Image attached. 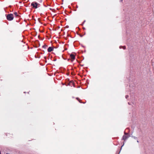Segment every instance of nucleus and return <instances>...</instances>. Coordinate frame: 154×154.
<instances>
[{"label":"nucleus","instance_id":"f257e3e1","mask_svg":"<svg viewBox=\"0 0 154 154\" xmlns=\"http://www.w3.org/2000/svg\"><path fill=\"white\" fill-rule=\"evenodd\" d=\"M14 15L12 14H8L6 16V18L8 21H11L14 19Z\"/></svg>","mask_w":154,"mask_h":154},{"label":"nucleus","instance_id":"f03ea898","mask_svg":"<svg viewBox=\"0 0 154 154\" xmlns=\"http://www.w3.org/2000/svg\"><path fill=\"white\" fill-rule=\"evenodd\" d=\"M31 5L33 8L36 9L38 8V7H39L40 4L36 2H33L31 3Z\"/></svg>","mask_w":154,"mask_h":154},{"label":"nucleus","instance_id":"7ed1b4c3","mask_svg":"<svg viewBox=\"0 0 154 154\" xmlns=\"http://www.w3.org/2000/svg\"><path fill=\"white\" fill-rule=\"evenodd\" d=\"M131 135H124L122 139V140H124V141L127 139L129 137H130Z\"/></svg>","mask_w":154,"mask_h":154},{"label":"nucleus","instance_id":"20e7f679","mask_svg":"<svg viewBox=\"0 0 154 154\" xmlns=\"http://www.w3.org/2000/svg\"><path fill=\"white\" fill-rule=\"evenodd\" d=\"M70 57L73 60L75 59V55L72 54H70Z\"/></svg>","mask_w":154,"mask_h":154},{"label":"nucleus","instance_id":"39448f33","mask_svg":"<svg viewBox=\"0 0 154 154\" xmlns=\"http://www.w3.org/2000/svg\"><path fill=\"white\" fill-rule=\"evenodd\" d=\"M74 83L72 81H70L69 83H68V84L67 85H66V86H68V85L72 86V85H74Z\"/></svg>","mask_w":154,"mask_h":154},{"label":"nucleus","instance_id":"423d86ee","mask_svg":"<svg viewBox=\"0 0 154 154\" xmlns=\"http://www.w3.org/2000/svg\"><path fill=\"white\" fill-rule=\"evenodd\" d=\"M54 47L53 46L49 47V52H51L54 50Z\"/></svg>","mask_w":154,"mask_h":154},{"label":"nucleus","instance_id":"0eeeda50","mask_svg":"<svg viewBox=\"0 0 154 154\" xmlns=\"http://www.w3.org/2000/svg\"><path fill=\"white\" fill-rule=\"evenodd\" d=\"M119 48L120 49L123 48L124 49H126V47L125 46H121L119 47Z\"/></svg>","mask_w":154,"mask_h":154},{"label":"nucleus","instance_id":"6e6552de","mask_svg":"<svg viewBox=\"0 0 154 154\" xmlns=\"http://www.w3.org/2000/svg\"><path fill=\"white\" fill-rule=\"evenodd\" d=\"M48 47V46L46 45H45L42 46V48L45 49H46Z\"/></svg>","mask_w":154,"mask_h":154},{"label":"nucleus","instance_id":"1a4fd4ad","mask_svg":"<svg viewBox=\"0 0 154 154\" xmlns=\"http://www.w3.org/2000/svg\"><path fill=\"white\" fill-rule=\"evenodd\" d=\"M14 14L16 17H18L19 15L17 14V12H15Z\"/></svg>","mask_w":154,"mask_h":154},{"label":"nucleus","instance_id":"9d476101","mask_svg":"<svg viewBox=\"0 0 154 154\" xmlns=\"http://www.w3.org/2000/svg\"><path fill=\"white\" fill-rule=\"evenodd\" d=\"M131 135H132V134H131ZM130 137H132V138H133L134 139H137V137H135V136H132V135L131 136H130Z\"/></svg>","mask_w":154,"mask_h":154},{"label":"nucleus","instance_id":"9b49d317","mask_svg":"<svg viewBox=\"0 0 154 154\" xmlns=\"http://www.w3.org/2000/svg\"><path fill=\"white\" fill-rule=\"evenodd\" d=\"M124 134H125V135H130L128 133H126L124 132Z\"/></svg>","mask_w":154,"mask_h":154},{"label":"nucleus","instance_id":"f8f14e48","mask_svg":"<svg viewBox=\"0 0 154 154\" xmlns=\"http://www.w3.org/2000/svg\"><path fill=\"white\" fill-rule=\"evenodd\" d=\"M76 99L79 101V102L80 103H82V102H80V99L78 97L76 98Z\"/></svg>","mask_w":154,"mask_h":154},{"label":"nucleus","instance_id":"ddd939ff","mask_svg":"<svg viewBox=\"0 0 154 154\" xmlns=\"http://www.w3.org/2000/svg\"><path fill=\"white\" fill-rule=\"evenodd\" d=\"M129 97V96L128 95H126V96H125V98L126 99H127Z\"/></svg>","mask_w":154,"mask_h":154},{"label":"nucleus","instance_id":"4468645a","mask_svg":"<svg viewBox=\"0 0 154 154\" xmlns=\"http://www.w3.org/2000/svg\"><path fill=\"white\" fill-rule=\"evenodd\" d=\"M49 9L51 11H53V10H54L53 9H52L51 8H49Z\"/></svg>","mask_w":154,"mask_h":154},{"label":"nucleus","instance_id":"2eb2a0df","mask_svg":"<svg viewBox=\"0 0 154 154\" xmlns=\"http://www.w3.org/2000/svg\"><path fill=\"white\" fill-rule=\"evenodd\" d=\"M53 28H51V29H50V28H49V29L50 30H52V29H53Z\"/></svg>","mask_w":154,"mask_h":154},{"label":"nucleus","instance_id":"dca6fc26","mask_svg":"<svg viewBox=\"0 0 154 154\" xmlns=\"http://www.w3.org/2000/svg\"><path fill=\"white\" fill-rule=\"evenodd\" d=\"M124 143H123V145L121 147V149L122 148V147L124 145Z\"/></svg>","mask_w":154,"mask_h":154},{"label":"nucleus","instance_id":"f3484780","mask_svg":"<svg viewBox=\"0 0 154 154\" xmlns=\"http://www.w3.org/2000/svg\"><path fill=\"white\" fill-rule=\"evenodd\" d=\"M85 20H84V22H83V23H83V24H84V23L85 22Z\"/></svg>","mask_w":154,"mask_h":154},{"label":"nucleus","instance_id":"a211bd4d","mask_svg":"<svg viewBox=\"0 0 154 154\" xmlns=\"http://www.w3.org/2000/svg\"><path fill=\"white\" fill-rule=\"evenodd\" d=\"M123 0H120V2H122Z\"/></svg>","mask_w":154,"mask_h":154},{"label":"nucleus","instance_id":"6ab92c4d","mask_svg":"<svg viewBox=\"0 0 154 154\" xmlns=\"http://www.w3.org/2000/svg\"><path fill=\"white\" fill-rule=\"evenodd\" d=\"M83 29H85V27H83Z\"/></svg>","mask_w":154,"mask_h":154},{"label":"nucleus","instance_id":"aec40b11","mask_svg":"<svg viewBox=\"0 0 154 154\" xmlns=\"http://www.w3.org/2000/svg\"><path fill=\"white\" fill-rule=\"evenodd\" d=\"M44 58H45V59L46 60V57H44Z\"/></svg>","mask_w":154,"mask_h":154},{"label":"nucleus","instance_id":"412c9836","mask_svg":"<svg viewBox=\"0 0 154 154\" xmlns=\"http://www.w3.org/2000/svg\"><path fill=\"white\" fill-rule=\"evenodd\" d=\"M80 36L81 37H82V35H80Z\"/></svg>","mask_w":154,"mask_h":154},{"label":"nucleus","instance_id":"4be33fe9","mask_svg":"<svg viewBox=\"0 0 154 154\" xmlns=\"http://www.w3.org/2000/svg\"><path fill=\"white\" fill-rule=\"evenodd\" d=\"M137 143H139V141H138V140H137Z\"/></svg>","mask_w":154,"mask_h":154},{"label":"nucleus","instance_id":"5701e85b","mask_svg":"<svg viewBox=\"0 0 154 154\" xmlns=\"http://www.w3.org/2000/svg\"><path fill=\"white\" fill-rule=\"evenodd\" d=\"M45 62H47V61L46 60H45Z\"/></svg>","mask_w":154,"mask_h":154},{"label":"nucleus","instance_id":"b1692460","mask_svg":"<svg viewBox=\"0 0 154 154\" xmlns=\"http://www.w3.org/2000/svg\"><path fill=\"white\" fill-rule=\"evenodd\" d=\"M47 50L48 51V48H47Z\"/></svg>","mask_w":154,"mask_h":154},{"label":"nucleus","instance_id":"393cba45","mask_svg":"<svg viewBox=\"0 0 154 154\" xmlns=\"http://www.w3.org/2000/svg\"><path fill=\"white\" fill-rule=\"evenodd\" d=\"M128 104L129 105H130V103H129V102L128 103Z\"/></svg>","mask_w":154,"mask_h":154},{"label":"nucleus","instance_id":"a878e982","mask_svg":"<svg viewBox=\"0 0 154 154\" xmlns=\"http://www.w3.org/2000/svg\"><path fill=\"white\" fill-rule=\"evenodd\" d=\"M47 19H48V17H47Z\"/></svg>","mask_w":154,"mask_h":154},{"label":"nucleus","instance_id":"bb28decb","mask_svg":"<svg viewBox=\"0 0 154 154\" xmlns=\"http://www.w3.org/2000/svg\"><path fill=\"white\" fill-rule=\"evenodd\" d=\"M47 69H48V68L47 67L46 68V69L47 70Z\"/></svg>","mask_w":154,"mask_h":154},{"label":"nucleus","instance_id":"cd10ccee","mask_svg":"<svg viewBox=\"0 0 154 154\" xmlns=\"http://www.w3.org/2000/svg\"><path fill=\"white\" fill-rule=\"evenodd\" d=\"M50 38H51V36H50Z\"/></svg>","mask_w":154,"mask_h":154},{"label":"nucleus","instance_id":"c85d7f7f","mask_svg":"<svg viewBox=\"0 0 154 154\" xmlns=\"http://www.w3.org/2000/svg\"><path fill=\"white\" fill-rule=\"evenodd\" d=\"M24 93H26V92H24Z\"/></svg>","mask_w":154,"mask_h":154},{"label":"nucleus","instance_id":"c756f323","mask_svg":"<svg viewBox=\"0 0 154 154\" xmlns=\"http://www.w3.org/2000/svg\"><path fill=\"white\" fill-rule=\"evenodd\" d=\"M48 36H49V35H48Z\"/></svg>","mask_w":154,"mask_h":154},{"label":"nucleus","instance_id":"7c9ffc66","mask_svg":"<svg viewBox=\"0 0 154 154\" xmlns=\"http://www.w3.org/2000/svg\"><path fill=\"white\" fill-rule=\"evenodd\" d=\"M48 58H49V56Z\"/></svg>","mask_w":154,"mask_h":154},{"label":"nucleus","instance_id":"2f4dec72","mask_svg":"<svg viewBox=\"0 0 154 154\" xmlns=\"http://www.w3.org/2000/svg\"><path fill=\"white\" fill-rule=\"evenodd\" d=\"M49 5H49V4L48 6H49Z\"/></svg>","mask_w":154,"mask_h":154},{"label":"nucleus","instance_id":"473e14b6","mask_svg":"<svg viewBox=\"0 0 154 154\" xmlns=\"http://www.w3.org/2000/svg\"><path fill=\"white\" fill-rule=\"evenodd\" d=\"M120 152H119V153H120ZM118 154H119V153Z\"/></svg>","mask_w":154,"mask_h":154}]
</instances>
